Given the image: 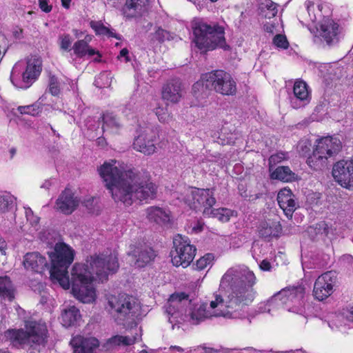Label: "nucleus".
<instances>
[{"mask_svg":"<svg viewBox=\"0 0 353 353\" xmlns=\"http://www.w3.org/2000/svg\"><path fill=\"white\" fill-rule=\"evenodd\" d=\"M257 279L252 270L245 265H236L228 269L222 276L219 290L225 297L216 295L210 306L204 303L197 307L192 304L188 311V320L197 325L206 319L223 316L226 319H243L246 316L245 307L254 299L256 292L254 286Z\"/></svg>","mask_w":353,"mask_h":353,"instance_id":"nucleus-1","label":"nucleus"},{"mask_svg":"<svg viewBox=\"0 0 353 353\" xmlns=\"http://www.w3.org/2000/svg\"><path fill=\"white\" fill-rule=\"evenodd\" d=\"M98 171L115 202L130 205L134 200L141 201L156 197L157 185L150 181H141L131 170L122 172L114 164L105 162Z\"/></svg>","mask_w":353,"mask_h":353,"instance_id":"nucleus-2","label":"nucleus"},{"mask_svg":"<svg viewBox=\"0 0 353 353\" xmlns=\"http://www.w3.org/2000/svg\"><path fill=\"white\" fill-rule=\"evenodd\" d=\"M119 268L115 253L90 256L86 263H76L71 272L72 290L77 299L83 303L93 302L96 298L94 274L103 283L108 276L115 274Z\"/></svg>","mask_w":353,"mask_h":353,"instance_id":"nucleus-3","label":"nucleus"},{"mask_svg":"<svg viewBox=\"0 0 353 353\" xmlns=\"http://www.w3.org/2000/svg\"><path fill=\"white\" fill-rule=\"evenodd\" d=\"M51 266L49 268L46 258L38 252L26 253L23 265L28 271L41 274L50 270V277L59 282L64 289H69L71 284L68 268L74 261V250L65 244L57 245L54 252L49 255Z\"/></svg>","mask_w":353,"mask_h":353,"instance_id":"nucleus-4","label":"nucleus"},{"mask_svg":"<svg viewBox=\"0 0 353 353\" xmlns=\"http://www.w3.org/2000/svg\"><path fill=\"white\" fill-rule=\"evenodd\" d=\"M204 88L223 95H234L236 92V83L230 74L222 70H216L202 74L201 79L192 85L194 97H205L207 94Z\"/></svg>","mask_w":353,"mask_h":353,"instance_id":"nucleus-5","label":"nucleus"},{"mask_svg":"<svg viewBox=\"0 0 353 353\" xmlns=\"http://www.w3.org/2000/svg\"><path fill=\"white\" fill-rule=\"evenodd\" d=\"M305 288L303 285L283 288L267 301L264 312L270 313L272 310L283 307L289 312L303 315L305 312Z\"/></svg>","mask_w":353,"mask_h":353,"instance_id":"nucleus-6","label":"nucleus"},{"mask_svg":"<svg viewBox=\"0 0 353 353\" xmlns=\"http://www.w3.org/2000/svg\"><path fill=\"white\" fill-rule=\"evenodd\" d=\"M194 41L201 50L210 51L216 48L230 50L226 43L224 28L217 23L208 24L201 21L194 22L192 26Z\"/></svg>","mask_w":353,"mask_h":353,"instance_id":"nucleus-7","label":"nucleus"},{"mask_svg":"<svg viewBox=\"0 0 353 353\" xmlns=\"http://www.w3.org/2000/svg\"><path fill=\"white\" fill-rule=\"evenodd\" d=\"M42 70V61L32 56L26 61H18L12 68L10 81L19 88L27 89L38 79Z\"/></svg>","mask_w":353,"mask_h":353,"instance_id":"nucleus-8","label":"nucleus"},{"mask_svg":"<svg viewBox=\"0 0 353 353\" xmlns=\"http://www.w3.org/2000/svg\"><path fill=\"white\" fill-rule=\"evenodd\" d=\"M341 148V142L337 138L323 137L317 141L312 154L308 157L307 163L314 170H319L327 166L329 158L337 154Z\"/></svg>","mask_w":353,"mask_h":353,"instance_id":"nucleus-9","label":"nucleus"},{"mask_svg":"<svg viewBox=\"0 0 353 353\" xmlns=\"http://www.w3.org/2000/svg\"><path fill=\"white\" fill-rule=\"evenodd\" d=\"M111 314L119 325H125L134 321L139 310V304L134 297L126 294L119 295L109 301Z\"/></svg>","mask_w":353,"mask_h":353,"instance_id":"nucleus-10","label":"nucleus"},{"mask_svg":"<svg viewBox=\"0 0 353 353\" xmlns=\"http://www.w3.org/2000/svg\"><path fill=\"white\" fill-rule=\"evenodd\" d=\"M191 301L188 294L185 292L173 294L170 296L164 308L168 316L169 322L172 324V329L174 324L188 321V311L191 305Z\"/></svg>","mask_w":353,"mask_h":353,"instance_id":"nucleus-11","label":"nucleus"},{"mask_svg":"<svg viewBox=\"0 0 353 353\" xmlns=\"http://www.w3.org/2000/svg\"><path fill=\"white\" fill-rule=\"evenodd\" d=\"M173 249L170 252L172 262L174 266L188 267L193 261L196 249L190 244L188 237L181 234L173 239Z\"/></svg>","mask_w":353,"mask_h":353,"instance_id":"nucleus-12","label":"nucleus"},{"mask_svg":"<svg viewBox=\"0 0 353 353\" xmlns=\"http://www.w3.org/2000/svg\"><path fill=\"white\" fill-rule=\"evenodd\" d=\"M181 201L190 209L200 210H207L216 203L214 189L190 188L182 195Z\"/></svg>","mask_w":353,"mask_h":353,"instance_id":"nucleus-13","label":"nucleus"},{"mask_svg":"<svg viewBox=\"0 0 353 353\" xmlns=\"http://www.w3.org/2000/svg\"><path fill=\"white\" fill-rule=\"evenodd\" d=\"M340 34L339 25L333 19L323 17L319 27L316 28L314 41L323 46L332 47L339 43Z\"/></svg>","mask_w":353,"mask_h":353,"instance_id":"nucleus-14","label":"nucleus"},{"mask_svg":"<svg viewBox=\"0 0 353 353\" xmlns=\"http://www.w3.org/2000/svg\"><path fill=\"white\" fill-rule=\"evenodd\" d=\"M335 278V273L332 271L326 272L317 278L313 289L316 299L323 301L332 294Z\"/></svg>","mask_w":353,"mask_h":353,"instance_id":"nucleus-15","label":"nucleus"},{"mask_svg":"<svg viewBox=\"0 0 353 353\" xmlns=\"http://www.w3.org/2000/svg\"><path fill=\"white\" fill-rule=\"evenodd\" d=\"M311 99L307 83L303 81H295L293 94L290 97V104L294 109L303 108L307 105Z\"/></svg>","mask_w":353,"mask_h":353,"instance_id":"nucleus-16","label":"nucleus"},{"mask_svg":"<svg viewBox=\"0 0 353 353\" xmlns=\"http://www.w3.org/2000/svg\"><path fill=\"white\" fill-rule=\"evenodd\" d=\"M350 168L352 167L348 163V160L339 161L333 166L332 176L341 186L352 187L353 175L350 174Z\"/></svg>","mask_w":353,"mask_h":353,"instance_id":"nucleus-17","label":"nucleus"},{"mask_svg":"<svg viewBox=\"0 0 353 353\" xmlns=\"http://www.w3.org/2000/svg\"><path fill=\"white\" fill-rule=\"evenodd\" d=\"M277 201L285 216L290 219L292 217L293 213L299 208L296 196L289 188H285L279 192Z\"/></svg>","mask_w":353,"mask_h":353,"instance_id":"nucleus-18","label":"nucleus"},{"mask_svg":"<svg viewBox=\"0 0 353 353\" xmlns=\"http://www.w3.org/2000/svg\"><path fill=\"white\" fill-rule=\"evenodd\" d=\"M155 141V135L151 130L150 132H144L135 138L133 148L145 155H150L156 151Z\"/></svg>","mask_w":353,"mask_h":353,"instance_id":"nucleus-19","label":"nucleus"},{"mask_svg":"<svg viewBox=\"0 0 353 353\" xmlns=\"http://www.w3.org/2000/svg\"><path fill=\"white\" fill-rule=\"evenodd\" d=\"M79 205V200L74 197L71 190L65 188L56 201L57 209L65 214H70Z\"/></svg>","mask_w":353,"mask_h":353,"instance_id":"nucleus-20","label":"nucleus"},{"mask_svg":"<svg viewBox=\"0 0 353 353\" xmlns=\"http://www.w3.org/2000/svg\"><path fill=\"white\" fill-rule=\"evenodd\" d=\"M25 326L32 343L41 345L46 342L48 330L45 323L29 321L26 322Z\"/></svg>","mask_w":353,"mask_h":353,"instance_id":"nucleus-21","label":"nucleus"},{"mask_svg":"<svg viewBox=\"0 0 353 353\" xmlns=\"http://www.w3.org/2000/svg\"><path fill=\"white\" fill-rule=\"evenodd\" d=\"M150 0H125L122 12L128 19L139 17L146 12Z\"/></svg>","mask_w":353,"mask_h":353,"instance_id":"nucleus-22","label":"nucleus"},{"mask_svg":"<svg viewBox=\"0 0 353 353\" xmlns=\"http://www.w3.org/2000/svg\"><path fill=\"white\" fill-rule=\"evenodd\" d=\"M70 343L73 348V353H93L99 345L96 338H84L81 336L73 337Z\"/></svg>","mask_w":353,"mask_h":353,"instance_id":"nucleus-23","label":"nucleus"},{"mask_svg":"<svg viewBox=\"0 0 353 353\" xmlns=\"http://www.w3.org/2000/svg\"><path fill=\"white\" fill-rule=\"evenodd\" d=\"M181 97V83L179 79H172L167 82L162 88L163 100L175 103Z\"/></svg>","mask_w":353,"mask_h":353,"instance_id":"nucleus-24","label":"nucleus"},{"mask_svg":"<svg viewBox=\"0 0 353 353\" xmlns=\"http://www.w3.org/2000/svg\"><path fill=\"white\" fill-rule=\"evenodd\" d=\"M258 232L259 237L270 241L273 238H279L282 232V226L279 221L260 223L258 227Z\"/></svg>","mask_w":353,"mask_h":353,"instance_id":"nucleus-25","label":"nucleus"},{"mask_svg":"<svg viewBox=\"0 0 353 353\" xmlns=\"http://www.w3.org/2000/svg\"><path fill=\"white\" fill-rule=\"evenodd\" d=\"M137 268H143L154 261L157 254L154 250L148 246L137 248L132 252Z\"/></svg>","mask_w":353,"mask_h":353,"instance_id":"nucleus-26","label":"nucleus"},{"mask_svg":"<svg viewBox=\"0 0 353 353\" xmlns=\"http://www.w3.org/2000/svg\"><path fill=\"white\" fill-rule=\"evenodd\" d=\"M90 40V38L88 39V36H87L84 39L77 41L72 47L74 53L77 57L80 59L83 58L86 55L92 57L94 54H97L98 57L95 58L94 60V61L99 62L101 54L99 51L95 50L89 46L88 42Z\"/></svg>","mask_w":353,"mask_h":353,"instance_id":"nucleus-27","label":"nucleus"},{"mask_svg":"<svg viewBox=\"0 0 353 353\" xmlns=\"http://www.w3.org/2000/svg\"><path fill=\"white\" fill-rule=\"evenodd\" d=\"M147 216L150 221L154 222L160 225H170V212L157 206H151L147 209Z\"/></svg>","mask_w":353,"mask_h":353,"instance_id":"nucleus-28","label":"nucleus"},{"mask_svg":"<svg viewBox=\"0 0 353 353\" xmlns=\"http://www.w3.org/2000/svg\"><path fill=\"white\" fill-rule=\"evenodd\" d=\"M6 336L10 340L12 344L17 347L32 344L28 331L23 329L9 330L6 332Z\"/></svg>","mask_w":353,"mask_h":353,"instance_id":"nucleus-29","label":"nucleus"},{"mask_svg":"<svg viewBox=\"0 0 353 353\" xmlns=\"http://www.w3.org/2000/svg\"><path fill=\"white\" fill-rule=\"evenodd\" d=\"M203 214L204 216L216 218L220 221L225 223L229 221L233 211L225 208L214 209L210 207L207 210H203Z\"/></svg>","mask_w":353,"mask_h":353,"instance_id":"nucleus-30","label":"nucleus"},{"mask_svg":"<svg viewBox=\"0 0 353 353\" xmlns=\"http://www.w3.org/2000/svg\"><path fill=\"white\" fill-rule=\"evenodd\" d=\"M63 325L65 327L76 325L81 320V314L79 309L72 306L65 310L61 315Z\"/></svg>","mask_w":353,"mask_h":353,"instance_id":"nucleus-31","label":"nucleus"},{"mask_svg":"<svg viewBox=\"0 0 353 353\" xmlns=\"http://www.w3.org/2000/svg\"><path fill=\"white\" fill-rule=\"evenodd\" d=\"M295 176V173H294L288 166H278L270 174L271 179L285 182L294 180Z\"/></svg>","mask_w":353,"mask_h":353,"instance_id":"nucleus-32","label":"nucleus"},{"mask_svg":"<svg viewBox=\"0 0 353 353\" xmlns=\"http://www.w3.org/2000/svg\"><path fill=\"white\" fill-rule=\"evenodd\" d=\"M0 296L8 301H12L14 298L12 282L6 276L0 277Z\"/></svg>","mask_w":353,"mask_h":353,"instance_id":"nucleus-33","label":"nucleus"},{"mask_svg":"<svg viewBox=\"0 0 353 353\" xmlns=\"http://www.w3.org/2000/svg\"><path fill=\"white\" fill-rule=\"evenodd\" d=\"M43 96L40 97L35 103L32 105L18 106L17 110L21 114H28L33 117H37L42 112L43 110Z\"/></svg>","mask_w":353,"mask_h":353,"instance_id":"nucleus-34","label":"nucleus"},{"mask_svg":"<svg viewBox=\"0 0 353 353\" xmlns=\"http://www.w3.org/2000/svg\"><path fill=\"white\" fill-rule=\"evenodd\" d=\"M137 339L135 336L130 337L128 336L115 335L107 341V345L109 347L113 348L120 345L128 346L135 343Z\"/></svg>","mask_w":353,"mask_h":353,"instance_id":"nucleus-35","label":"nucleus"},{"mask_svg":"<svg viewBox=\"0 0 353 353\" xmlns=\"http://www.w3.org/2000/svg\"><path fill=\"white\" fill-rule=\"evenodd\" d=\"M16 198L9 193L0 194V213L12 210L16 203Z\"/></svg>","mask_w":353,"mask_h":353,"instance_id":"nucleus-36","label":"nucleus"},{"mask_svg":"<svg viewBox=\"0 0 353 353\" xmlns=\"http://www.w3.org/2000/svg\"><path fill=\"white\" fill-rule=\"evenodd\" d=\"M101 118L103 123V130H105V128L117 130L121 127L118 118L112 112H105L103 114Z\"/></svg>","mask_w":353,"mask_h":353,"instance_id":"nucleus-37","label":"nucleus"},{"mask_svg":"<svg viewBox=\"0 0 353 353\" xmlns=\"http://www.w3.org/2000/svg\"><path fill=\"white\" fill-rule=\"evenodd\" d=\"M171 39H172V37L170 32L163 29L161 27H158L155 32L151 34V41L159 43H162Z\"/></svg>","mask_w":353,"mask_h":353,"instance_id":"nucleus-38","label":"nucleus"},{"mask_svg":"<svg viewBox=\"0 0 353 353\" xmlns=\"http://www.w3.org/2000/svg\"><path fill=\"white\" fill-rule=\"evenodd\" d=\"M307 11L310 18V20L313 22L317 20V15L321 17L319 13L321 12L322 6L320 4H315L311 0H307L305 3Z\"/></svg>","mask_w":353,"mask_h":353,"instance_id":"nucleus-39","label":"nucleus"},{"mask_svg":"<svg viewBox=\"0 0 353 353\" xmlns=\"http://www.w3.org/2000/svg\"><path fill=\"white\" fill-rule=\"evenodd\" d=\"M261 11L262 15L265 18L271 19L276 16L278 12V9L275 3L268 0L265 6L261 8Z\"/></svg>","mask_w":353,"mask_h":353,"instance_id":"nucleus-40","label":"nucleus"},{"mask_svg":"<svg viewBox=\"0 0 353 353\" xmlns=\"http://www.w3.org/2000/svg\"><path fill=\"white\" fill-rule=\"evenodd\" d=\"M214 259V254L212 253H207L203 256L201 257L196 261V267L198 270H203L208 265H212V261Z\"/></svg>","mask_w":353,"mask_h":353,"instance_id":"nucleus-41","label":"nucleus"},{"mask_svg":"<svg viewBox=\"0 0 353 353\" xmlns=\"http://www.w3.org/2000/svg\"><path fill=\"white\" fill-rule=\"evenodd\" d=\"M48 91L53 96H58L60 93V83L54 75H50L49 77Z\"/></svg>","mask_w":353,"mask_h":353,"instance_id":"nucleus-42","label":"nucleus"},{"mask_svg":"<svg viewBox=\"0 0 353 353\" xmlns=\"http://www.w3.org/2000/svg\"><path fill=\"white\" fill-rule=\"evenodd\" d=\"M59 46L61 50L69 52L71 50L72 39L68 34H63L59 37Z\"/></svg>","mask_w":353,"mask_h":353,"instance_id":"nucleus-43","label":"nucleus"},{"mask_svg":"<svg viewBox=\"0 0 353 353\" xmlns=\"http://www.w3.org/2000/svg\"><path fill=\"white\" fill-rule=\"evenodd\" d=\"M109 79L108 74L103 72L100 73L98 77L95 79L94 84L96 87L100 88L108 87L110 85Z\"/></svg>","mask_w":353,"mask_h":353,"instance_id":"nucleus-44","label":"nucleus"},{"mask_svg":"<svg viewBox=\"0 0 353 353\" xmlns=\"http://www.w3.org/2000/svg\"><path fill=\"white\" fill-rule=\"evenodd\" d=\"M273 43L277 47L283 49H287L289 46V43L285 35L278 34L273 39Z\"/></svg>","mask_w":353,"mask_h":353,"instance_id":"nucleus-45","label":"nucleus"},{"mask_svg":"<svg viewBox=\"0 0 353 353\" xmlns=\"http://www.w3.org/2000/svg\"><path fill=\"white\" fill-rule=\"evenodd\" d=\"M90 25L92 28L94 30L97 34L107 35L110 32V30L109 28L98 22L91 21Z\"/></svg>","mask_w":353,"mask_h":353,"instance_id":"nucleus-46","label":"nucleus"},{"mask_svg":"<svg viewBox=\"0 0 353 353\" xmlns=\"http://www.w3.org/2000/svg\"><path fill=\"white\" fill-rule=\"evenodd\" d=\"M39 6L46 13H49L52 9V6L48 4V0H39Z\"/></svg>","mask_w":353,"mask_h":353,"instance_id":"nucleus-47","label":"nucleus"},{"mask_svg":"<svg viewBox=\"0 0 353 353\" xmlns=\"http://www.w3.org/2000/svg\"><path fill=\"white\" fill-rule=\"evenodd\" d=\"M154 112L160 121H165L167 113L164 108L157 107L154 109Z\"/></svg>","mask_w":353,"mask_h":353,"instance_id":"nucleus-48","label":"nucleus"},{"mask_svg":"<svg viewBox=\"0 0 353 353\" xmlns=\"http://www.w3.org/2000/svg\"><path fill=\"white\" fill-rule=\"evenodd\" d=\"M26 216L27 219L31 221L32 223H37L39 222V218H34L33 212L30 208H26Z\"/></svg>","mask_w":353,"mask_h":353,"instance_id":"nucleus-49","label":"nucleus"},{"mask_svg":"<svg viewBox=\"0 0 353 353\" xmlns=\"http://www.w3.org/2000/svg\"><path fill=\"white\" fill-rule=\"evenodd\" d=\"M259 268L262 271H271L272 267L270 262L267 259H263L259 263Z\"/></svg>","mask_w":353,"mask_h":353,"instance_id":"nucleus-50","label":"nucleus"},{"mask_svg":"<svg viewBox=\"0 0 353 353\" xmlns=\"http://www.w3.org/2000/svg\"><path fill=\"white\" fill-rule=\"evenodd\" d=\"M94 197L88 198L85 199L83 202L84 205L86 207V208L89 210L90 212H94Z\"/></svg>","mask_w":353,"mask_h":353,"instance_id":"nucleus-51","label":"nucleus"},{"mask_svg":"<svg viewBox=\"0 0 353 353\" xmlns=\"http://www.w3.org/2000/svg\"><path fill=\"white\" fill-rule=\"evenodd\" d=\"M251 350H252L254 352H261V353H296V351L294 350H288V351H273L272 350H257L256 349H254L252 347L250 348Z\"/></svg>","mask_w":353,"mask_h":353,"instance_id":"nucleus-52","label":"nucleus"},{"mask_svg":"<svg viewBox=\"0 0 353 353\" xmlns=\"http://www.w3.org/2000/svg\"><path fill=\"white\" fill-rule=\"evenodd\" d=\"M200 347L202 348L205 353H223L221 350L207 347L205 345H201Z\"/></svg>","mask_w":353,"mask_h":353,"instance_id":"nucleus-53","label":"nucleus"},{"mask_svg":"<svg viewBox=\"0 0 353 353\" xmlns=\"http://www.w3.org/2000/svg\"><path fill=\"white\" fill-rule=\"evenodd\" d=\"M283 154L272 155L270 158V163H276V161H280L281 159H283Z\"/></svg>","mask_w":353,"mask_h":353,"instance_id":"nucleus-54","label":"nucleus"},{"mask_svg":"<svg viewBox=\"0 0 353 353\" xmlns=\"http://www.w3.org/2000/svg\"><path fill=\"white\" fill-rule=\"evenodd\" d=\"M264 30L265 32L269 33H273L274 30L275 28V26L274 24L265 23L264 24Z\"/></svg>","mask_w":353,"mask_h":353,"instance_id":"nucleus-55","label":"nucleus"},{"mask_svg":"<svg viewBox=\"0 0 353 353\" xmlns=\"http://www.w3.org/2000/svg\"><path fill=\"white\" fill-rule=\"evenodd\" d=\"M128 50L127 48H123L121 51H120V53H119V56L118 57L119 58V57H125V61H128L130 59L128 58Z\"/></svg>","mask_w":353,"mask_h":353,"instance_id":"nucleus-56","label":"nucleus"},{"mask_svg":"<svg viewBox=\"0 0 353 353\" xmlns=\"http://www.w3.org/2000/svg\"><path fill=\"white\" fill-rule=\"evenodd\" d=\"M52 181L51 180H46L41 186V188H45L46 190H48L50 187L52 185Z\"/></svg>","mask_w":353,"mask_h":353,"instance_id":"nucleus-57","label":"nucleus"},{"mask_svg":"<svg viewBox=\"0 0 353 353\" xmlns=\"http://www.w3.org/2000/svg\"><path fill=\"white\" fill-rule=\"evenodd\" d=\"M61 5L65 8H69L70 6L71 0H61Z\"/></svg>","mask_w":353,"mask_h":353,"instance_id":"nucleus-58","label":"nucleus"},{"mask_svg":"<svg viewBox=\"0 0 353 353\" xmlns=\"http://www.w3.org/2000/svg\"><path fill=\"white\" fill-rule=\"evenodd\" d=\"M108 37H114V38H116L118 40H121V36L120 34H116V33H114L113 32H112L110 30V34H107Z\"/></svg>","mask_w":353,"mask_h":353,"instance_id":"nucleus-59","label":"nucleus"},{"mask_svg":"<svg viewBox=\"0 0 353 353\" xmlns=\"http://www.w3.org/2000/svg\"><path fill=\"white\" fill-rule=\"evenodd\" d=\"M170 350H175L179 352H183V349L180 347V346H177V345H171L170 347Z\"/></svg>","mask_w":353,"mask_h":353,"instance_id":"nucleus-60","label":"nucleus"},{"mask_svg":"<svg viewBox=\"0 0 353 353\" xmlns=\"http://www.w3.org/2000/svg\"><path fill=\"white\" fill-rule=\"evenodd\" d=\"M238 189L240 192H243L244 193H245V187L243 184H239V186H238Z\"/></svg>","mask_w":353,"mask_h":353,"instance_id":"nucleus-61","label":"nucleus"},{"mask_svg":"<svg viewBox=\"0 0 353 353\" xmlns=\"http://www.w3.org/2000/svg\"><path fill=\"white\" fill-rule=\"evenodd\" d=\"M23 30L21 29L19 30V31H15L14 32V36L17 38H20V34L22 33Z\"/></svg>","mask_w":353,"mask_h":353,"instance_id":"nucleus-62","label":"nucleus"},{"mask_svg":"<svg viewBox=\"0 0 353 353\" xmlns=\"http://www.w3.org/2000/svg\"><path fill=\"white\" fill-rule=\"evenodd\" d=\"M10 153L11 154V157H13L14 155L16 154V149L12 148L10 150Z\"/></svg>","mask_w":353,"mask_h":353,"instance_id":"nucleus-63","label":"nucleus"},{"mask_svg":"<svg viewBox=\"0 0 353 353\" xmlns=\"http://www.w3.org/2000/svg\"><path fill=\"white\" fill-rule=\"evenodd\" d=\"M347 316H353V306L350 307L349 313Z\"/></svg>","mask_w":353,"mask_h":353,"instance_id":"nucleus-64","label":"nucleus"}]
</instances>
